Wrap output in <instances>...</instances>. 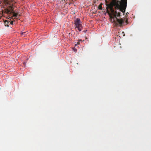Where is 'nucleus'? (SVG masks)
<instances>
[{"mask_svg": "<svg viewBox=\"0 0 151 151\" xmlns=\"http://www.w3.org/2000/svg\"><path fill=\"white\" fill-rule=\"evenodd\" d=\"M111 1L110 4H107L106 12L109 15L110 18L112 20L113 19V22L115 23L116 26L120 25L121 27L124 23V19L121 18L118 19L116 17L121 16L120 13L116 11H115L113 7L115 6V9H118L119 11L124 13L127 6V0H121L119 1L117 0H111Z\"/></svg>", "mask_w": 151, "mask_h": 151, "instance_id": "f257e3e1", "label": "nucleus"}, {"mask_svg": "<svg viewBox=\"0 0 151 151\" xmlns=\"http://www.w3.org/2000/svg\"><path fill=\"white\" fill-rule=\"evenodd\" d=\"M16 2L14 0H4L0 1V5H3L2 13H6L8 14H12L14 17L17 18L20 16L19 12L14 11V9L16 6Z\"/></svg>", "mask_w": 151, "mask_h": 151, "instance_id": "f03ea898", "label": "nucleus"}, {"mask_svg": "<svg viewBox=\"0 0 151 151\" xmlns=\"http://www.w3.org/2000/svg\"><path fill=\"white\" fill-rule=\"evenodd\" d=\"M75 26L76 28L78 29L81 31V30L82 28V25L81 24V22L80 19L77 18L74 22Z\"/></svg>", "mask_w": 151, "mask_h": 151, "instance_id": "7ed1b4c3", "label": "nucleus"}, {"mask_svg": "<svg viewBox=\"0 0 151 151\" xmlns=\"http://www.w3.org/2000/svg\"><path fill=\"white\" fill-rule=\"evenodd\" d=\"M4 23L5 26L8 27L9 26V24H12L13 22H9L7 20H6L4 21Z\"/></svg>", "mask_w": 151, "mask_h": 151, "instance_id": "20e7f679", "label": "nucleus"}, {"mask_svg": "<svg viewBox=\"0 0 151 151\" xmlns=\"http://www.w3.org/2000/svg\"><path fill=\"white\" fill-rule=\"evenodd\" d=\"M98 8L99 9H100V10H102V6H101V5H99L98 7Z\"/></svg>", "mask_w": 151, "mask_h": 151, "instance_id": "39448f33", "label": "nucleus"}, {"mask_svg": "<svg viewBox=\"0 0 151 151\" xmlns=\"http://www.w3.org/2000/svg\"><path fill=\"white\" fill-rule=\"evenodd\" d=\"M26 32H22V35H25L24 34L26 33Z\"/></svg>", "mask_w": 151, "mask_h": 151, "instance_id": "423d86ee", "label": "nucleus"}, {"mask_svg": "<svg viewBox=\"0 0 151 151\" xmlns=\"http://www.w3.org/2000/svg\"><path fill=\"white\" fill-rule=\"evenodd\" d=\"M80 43V42L78 41V42H77V43L75 45H79Z\"/></svg>", "mask_w": 151, "mask_h": 151, "instance_id": "0eeeda50", "label": "nucleus"}, {"mask_svg": "<svg viewBox=\"0 0 151 151\" xmlns=\"http://www.w3.org/2000/svg\"><path fill=\"white\" fill-rule=\"evenodd\" d=\"M78 41L80 42H82V40H81V39H79L78 40Z\"/></svg>", "mask_w": 151, "mask_h": 151, "instance_id": "6e6552de", "label": "nucleus"}, {"mask_svg": "<svg viewBox=\"0 0 151 151\" xmlns=\"http://www.w3.org/2000/svg\"><path fill=\"white\" fill-rule=\"evenodd\" d=\"M102 4H103L102 3H101L99 4V5H101V6H102Z\"/></svg>", "mask_w": 151, "mask_h": 151, "instance_id": "1a4fd4ad", "label": "nucleus"}, {"mask_svg": "<svg viewBox=\"0 0 151 151\" xmlns=\"http://www.w3.org/2000/svg\"><path fill=\"white\" fill-rule=\"evenodd\" d=\"M126 23H127V20H126Z\"/></svg>", "mask_w": 151, "mask_h": 151, "instance_id": "9d476101", "label": "nucleus"}]
</instances>
